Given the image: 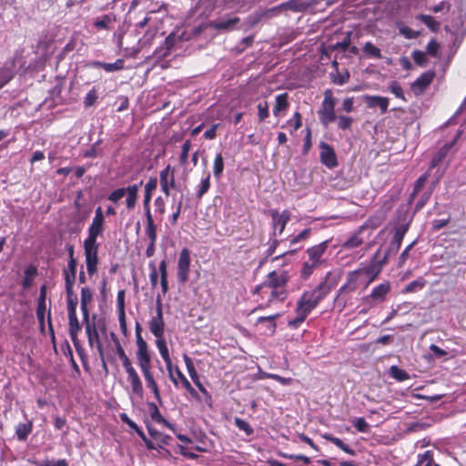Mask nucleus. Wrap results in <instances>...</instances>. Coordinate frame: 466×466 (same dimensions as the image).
<instances>
[{"instance_id": "f257e3e1", "label": "nucleus", "mask_w": 466, "mask_h": 466, "mask_svg": "<svg viewBox=\"0 0 466 466\" xmlns=\"http://www.w3.org/2000/svg\"><path fill=\"white\" fill-rule=\"evenodd\" d=\"M387 262V255L381 257L380 248L378 249L368 266L348 274L347 282L339 289L337 299H339L344 292L354 291L357 289V281L362 275L369 279L367 285L370 284L379 276Z\"/></svg>"}, {"instance_id": "f03ea898", "label": "nucleus", "mask_w": 466, "mask_h": 466, "mask_svg": "<svg viewBox=\"0 0 466 466\" xmlns=\"http://www.w3.org/2000/svg\"><path fill=\"white\" fill-rule=\"evenodd\" d=\"M334 107L335 99L332 96V92L330 90H327L322 102V107L319 111L320 122L324 127H328L337 118Z\"/></svg>"}, {"instance_id": "7ed1b4c3", "label": "nucleus", "mask_w": 466, "mask_h": 466, "mask_svg": "<svg viewBox=\"0 0 466 466\" xmlns=\"http://www.w3.org/2000/svg\"><path fill=\"white\" fill-rule=\"evenodd\" d=\"M409 225L410 222H407L399 225L398 227L395 228L394 236L389 245L387 252L384 254L387 255L388 258L390 255H395L399 251L401 245V241L409 229Z\"/></svg>"}, {"instance_id": "20e7f679", "label": "nucleus", "mask_w": 466, "mask_h": 466, "mask_svg": "<svg viewBox=\"0 0 466 466\" xmlns=\"http://www.w3.org/2000/svg\"><path fill=\"white\" fill-rule=\"evenodd\" d=\"M68 320L70 338L74 343V346L77 353L83 358L84 349L81 347L80 342L77 339V333L81 329V326L76 316V311H68Z\"/></svg>"}, {"instance_id": "39448f33", "label": "nucleus", "mask_w": 466, "mask_h": 466, "mask_svg": "<svg viewBox=\"0 0 466 466\" xmlns=\"http://www.w3.org/2000/svg\"><path fill=\"white\" fill-rule=\"evenodd\" d=\"M105 221L94 220L88 228V237L84 240V248H98L96 238L104 231Z\"/></svg>"}, {"instance_id": "423d86ee", "label": "nucleus", "mask_w": 466, "mask_h": 466, "mask_svg": "<svg viewBox=\"0 0 466 466\" xmlns=\"http://www.w3.org/2000/svg\"><path fill=\"white\" fill-rule=\"evenodd\" d=\"M190 266V252L187 248H184L180 254L177 263V278L179 282L186 283L188 280Z\"/></svg>"}, {"instance_id": "0eeeda50", "label": "nucleus", "mask_w": 466, "mask_h": 466, "mask_svg": "<svg viewBox=\"0 0 466 466\" xmlns=\"http://www.w3.org/2000/svg\"><path fill=\"white\" fill-rule=\"evenodd\" d=\"M319 147L321 149V163L330 169L336 167L338 166V159L333 147L325 142H321Z\"/></svg>"}, {"instance_id": "6e6552de", "label": "nucleus", "mask_w": 466, "mask_h": 466, "mask_svg": "<svg viewBox=\"0 0 466 466\" xmlns=\"http://www.w3.org/2000/svg\"><path fill=\"white\" fill-rule=\"evenodd\" d=\"M96 317L97 316L96 314L93 315V322L90 321L89 317L86 319H83L86 333L87 335L88 344L90 347H93L97 342H101L98 335V329L95 322Z\"/></svg>"}, {"instance_id": "1a4fd4ad", "label": "nucleus", "mask_w": 466, "mask_h": 466, "mask_svg": "<svg viewBox=\"0 0 466 466\" xmlns=\"http://www.w3.org/2000/svg\"><path fill=\"white\" fill-rule=\"evenodd\" d=\"M239 18L237 16L228 17L227 19L209 21L210 28L216 29L219 32H228L233 30L239 23Z\"/></svg>"}, {"instance_id": "9d476101", "label": "nucleus", "mask_w": 466, "mask_h": 466, "mask_svg": "<svg viewBox=\"0 0 466 466\" xmlns=\"http://www.w3.org/2000/svg\"><path fill=\"white\" fill-rule=\"evenodd\" d=\"M435 76L433 71H427L418 77L411 85V88L416 95L421 94L432 82Z\"/></svg>"}, {"instance_id": "9b49d317", "label": "nucleus", "mask_w": 466, "mask_h": 466, "mask_svg": "<svg viewBox=\"0 0 466 466\" xmlns=\"http://www.w3.org/2000/svg\"><path fill=\"white\" fill-rule=\"evenodd\" d=\"M156 343H157V346L158 350L160 352V355H161V357L163 358V360H164V361L166 363L167 371L169 373L170 380H172V382L175 385H177V380L175 379V377L173 376V373H172V362H171V359L169 357L168 349L167 347L166 341L164 340L163 338H159V339H157Z\"/></svg>"}, {"instance_id": "f8f14e48", "label": "nucleus", "mask_w": 466, "mask_h": 466, "mask_svg": "<svg viewBox=\"0 0 466 466\" xmlns=\"http://www.w3.org/2000/svg\"><path fill=\"white\" fill-rule=\"evenodd\" d=\"M288 280V272L284 271L280 275H278L276 271H272L268 275V279L264 285L276 289L284 287Z\"/></svg>"}, {"instance_id": "ddd939ff", "label": "nucleus", "mask_w": 466, "mask_h": 466, "mask_svg": "<svg viewBox=\"0 0 466 466\" xmlns=\"http://www.w3.org/2000/svg\"><path fill=\"white\" fill-rule=\"evenodd\" d=\"M85 249V257H86V269L89 276L94 275L97 270V263H98V248H84Z\"/></svg>"}, {"instance_id": "4468645a", "label": "nucleus", "mask_w": 466, "mask_h": 466, "mask_svg": "<svg viewBox=\"0 0 466 466\" xmlns=\"http://www.w3.org/2000/svg\"><path fill=\"white\" fill-rule=\"evenodd\" d=\"M150 370H151V368H146V369H142L141 371H142V373L145 377V380L147 381V386L149 389H151L157 401L161 405L162 399L160 396V391H159L158 386H157Z\"/></svg>"}, {"instance_id": "2eb2a0df", "label": "nucleus", "mask_w": 466, "mask_h": 466, "mask_svg": "<svg viewBox=\"0 0 466 466\" xmlns=\"http://www.w3.org/2000/svg\"><path fill=\"white\" fill-rule=\"evenodd\" d=\"M329 275L330 273H328L326 279H328ZM330 289L331 287L328 285L327 279H325L320 282L314 290L309 291V297L313 298L314 301L319 304L330 291Z\"/></svg>"}, {"instance_id": "dca6fc26", "label": "nucleus", "mask_w": 466, "mask_h": 466, "mask_svg": "<svg viewBox=\"0 0 466 466\" xmlns=\"http://www.w3.org/2000/svg\"><path fill=\"white\" fill-rule=\"evenodd\" d=\"M368 107L373 108L379 106L382 114L388 111L389 99L379 96H366L364 97Z\"/></svg>"}, {"instance_id": "f3484780", "label": "nucleus", "mask_w": 466, "mask_h": 466, "mask_svg": "<svg viewBox=\"0 0 466 466\" xmlns=\"http://www.w3.org/2000/svg\"><path fill=\"white\" fill-rule=\"evenodd\" d=\"M170 172V166L168 165L166 168H164L160 172V186L162 191L167 195L169 196V187H175V177L174 174L172 173L170 176V181L168 180Z\"/></svg>"}, {"instance_id": "a211bd4d", "label": "nucleus", "mask_w": 466, "mask_h": 466, "mask_svg": "<svg viewBox=\"0 0 466 466\" xmlns=\"http://www.w3.org/2000/svg\"><path fill=\"white\" fill-rule=\"evenodd\" d=\"M157 178L156 177H151L145 186V197L143 201V206L145 209V213L148 214L150 212L149 203L152 197V191L157 188Z\"/></svg>"}, {"instance_id": "6ab92c4d", "label": "nucleus", "mask_w": 466, "mask_h": 466, "mask_svg": "<svg viewBox=\"0 0 466 466\" xmlns=\"http://www.w3.org/2000/svg\"><path fill=\"white\" fill-rule=\"evenodd\" d=\"M189 40L190 36H186V32H181L180 34L173 32L166 37L163 44L166 46V49L172 50L177 44Z\"/></svg>"}, {"instance_id": "aec40b11", "label": "nucleus", "mask_w": 466, "mask_h": 466, "mask_svg": "<svg viewBox=\"0 0 466 466\" xmlns=\"http://www.w3.org/2000/svg\"><path fill=\"white\" fill-rule=\"evenodd\" d=\"M137 358L141 370L151 368V357L148 353L147 344L137 346Z\"/></svg>"}, {"instance_id": "412c9836", "label": "nucleus", "mask_w": 466, "mask_h": 466, "mask_svg": "<svg viewBox=\"0 0 466 466\" xmlns=\"http://www.w3.org/2000/svg\"><path fill=\"white\" fill-rule=\"evenodd\" d=\"M165 322L163 319V315H156L149 321V329L151 333L157 338H162L164 334Z\"/></svg>"}, {"instance_id": "4be33fe9", "label": "nucleus", "mask_w": 466, "mask_h": 466, "mask_svg": "<svg viewBox=\"0 0 466 466\" xmlns=\"http://www.w3.org/2000/svg\"><path fill=\"white\" fill-rule=\"evenodd\" d=\"M93 299V292L90 288L84 287L81 289V311L83 314V319H86L89 317L88 304Z\"/></svg>"}, {"instance_id": "5701e85b", "label": "nucleus", "mask_w": 466, "mask_h": 466, "mask_svg": "<svg viewBox=\"0 0 466 466\" xmlns=\"http://www.w3.org/2000/svg\"><path fill=\"white\" fill-rule=\"evenodd\" d=\"M91 66L95 68H103L106 72L119 71L124 68V60L116 59L114 63H105L100 61H93Z\"/></svg>"}, {"instance_id": "b1692460", "label": "nucleus", "mask_w": 466, "mask_h": 466, "mask_svg": "<svg viewBox=\"0 0 466 466\" xmlns=\"http://www.w3.org/2000/svg\"><path fill=\"white\" fill-rule=\"evenodd\" d=\"M390 290V284L388 281H385L376 288L373 289V290L370 293V298L375 301H384L386 295Z\"/></svg>"}, {"instance_id": "393cba45", "label": "nucleus", "mask_w": 466, "mask_h": 466, "mask_svg": "<svg viewBox=\"0 0 466 466\" xmlns=\"http://www.w3.org/2000/svg\"><path fill=\"white\" fill-rule=\"evenodd\" d=\"M327 248V242H322L319 245L311 247L307 250L309 260L314 261L318 264L321 263L320 258Z\"/></svg>"}, {"instance_id": "a878e982", "label": "nucleus", "mask_w": 466, "mask_h": 466, "mask_svg": "<svg viewBox=\"0 0 466 466\" xmlns=\"http://www.w3.org/2000/svg\"><path fill=\"white\" fill-rule=\"evenodd\" d=\"M147 431L149 435L157 441H158L157 445V449H163V445H168L171 437L169 435L163 434L159 432L155 428L150 425H147Z\"/></svg>"}, {"instance_id": "bb28decb", "label": "nucleus", "mask_w": 466, "mask_h": 466, "mask_svg": "<svg viewBox=\"0 0 466 466\" xmlns=\"http://www.w3.org/2000/svg\"><path fill=\"white\" fill-rule=\"evenodd\" d=\"M142 181L139 182V184H135V185H132V186H129L126 188V194L127 193V208L128 209H132L135 208L136 206V203H137V193H138V189H139V187L142 185Z\"/></svg>"}, {"instance_id": "cd10ccee", "label": "nucleus", "mask_w": 466, "mask_h": 466, "mask_svg": "<svg viewBox=\"0 0 466 466\" xmlns=\"http://www.w3.org/2000/svg\"><path fill=\"white\" fill-rule=\"evenodd\" d=\"M73 285L70 284V280H67V284H66L67 311H76L78 303L77 295L73 290Z\"/></svg>"}, {"instance_id": "c85d7f7f", "label": "nucleus", "mask_w": 466, "mask_h": 466, "mask_svg": "<svg viewBox=\"0 0 466 466\" xmlns=\"http://www.w3.org/2000/svg\"><path fill=\"white\" fill-rule=\"evenodd\" d=\"M46 311V286H42L40 289V296L38 299V305L36 309V316L39 321V324L42 329H44V318Z\"/></svg>"}, {"instance_id": "c756f323", "label": "nucleus", "mask_w": 466, "mask_h": 466, "mask_svg": "<svg viewBox=\"0 0 466 466\" xmlns=\"http://www.w3.org/2000/svg\"><path fill=\"white\" fill-rule=\"evenodd\" d=\"M148 409L150 411V416L153 420L164 424L166 427H167L170 430L174 431V425L167 421L160 413L157 406L154 402L148 403Z\"/></svg>"}, {"instance_id": "7c9ffc66", "label": "nucleus", "mask_w": 466, "mask_h": 466, "mask_svg": "<svg viewBox=\"0 0 466 466\" xmlns=\"http://www.w3.org/2000/svg\"><path fill=\"white\" fill-rule=\"evenodd\" d=\"M281 6L295 12H301L310 7L311 4L306 0H289L282 4Z\"/></svg>"}, {"instance_id": "2f4dec72", "label": "nucleus", "mask_w": 466, "mask_h": 466, "mask_svg": "<svg viewBox=\"0 0 466 466\" xmlns=\"http://www.w3.org/2000/svg\"><path fill=\"white\" fill-rule=\"evenodd\" d=\"M33 430V421L28 420L25 423H19L15 428V434L19 441H26L28 435L31 433Z\"/></svg>"}, {"instance_id": "473e14b6", "label": "nucleus", "mask_w": 466, "mask_h": 466, "mask_svg": "<svg viewBox=\"0 0 466 466\" xmlns=\"http://www.w3.org/2000/svg\"><path fill=\"white\" fill-rule=\"evenodd\" d=\"M77 261L76 258L68 260L67 268L64 269L65 282L67 284V280H70V284H74L76 276Z\"/></svg>"}, {"instance_id": "72a5a7b5", "label": "nucleus", "mask_w": 466, "mask_h": 466, "mask_svg": "<svg viewBox=\"0 0 466 466\" xmlns=\"http://www.w3.org/2000/svg\"><path fill=\"white\" fill-rule=\"evenodd\" d=\"M183 358L190 378L197 384L200 390H205L203 386L199 382L198 376L194 367L192 360L187 354H185Z\"/></svg>"}, {"instance_id": "f704fd0d", "label": "nucleus", "mask_w": 466, "mask_h": 466, "mask_svg": "<svg viewBox=\"0 0 466 466\" xmlns=\"http://www.w3.org/2000/svg\"><path fill=\"white\" fill-rule=\"evenodd\" d=\"M272 218L274 222V227L277 228H279V234H281L286 227V224L289 220V214L287 211H284L282 214L279 215L277 212L272 214Z\"/></svg>"}, {"instance_id": "c9c22d12", "label": "nucleus", "mask_w": 466, "mask_h": 466, "mask_svg": "<svg viewBox=\"0 0 466 466\" xmlns=\"http://www.w3.org/2000/svg\"><path fill=\"white\" fill-rule=\"evenodd\" d=\"M289 107L288 94L283 93L276 97V104L273 108V114L279 116L281 112L287 110Z\"/></svg>"}, {"instance_id": "e433bc0d", "label": "nucleus", "mask_w": 466, "mask_h": 466, "mask_svg": "<svg viewBox=\"0 0 466 466\" xmlns=\"http://www.w3.org/2000/svg\"><path fill=\"white\" fill-rule=\"evenodd\" d=\"M147 218V228L146 233L149 238V241L156 242L157 241V226L154 223L153 217L151 213L146 214Z\"/></svg>"}, {"instance_id": "4c0bfd02", "label": "nucleus", "mask_w": 466, "mask_h": 466, "mask_svg": "<svg viewBox=\"0 0 466 466\" xmlns=\"http://www.w3.org/2000/svg\"><path fill=\"white\" fill-rule=\"evenodd\" d=\"M313 309H315L314 305L306 300L305 297H301L297 303L296 313H300L307 317Z\"/></svg>"}, {"instance_id": "58836bf2", "label": "nucleus", "mask_w": 466, "mask_h": 466, "mask_svg": "<svg viewBox=\"0 0 466 466\" xmlns=\"http://www.w3.org/2000/svg\"><path fill=\"white\" fill-rule=\"evenodd\" d=\"M160 284L163 295L168 290L167 261L164 259L159 264Z\"/></svg>"}, {"instance_id": "ea45409f", "label": "nucleus", "mask_w": 466, "mask_h": 466, "mask_svg": "<svg viewBox=\"0 0 466 466\" xmlns=\"http://www.w3.org/2000/svg\"><path fill=\"white\" fill-rule=\"evenodd\" d=\"M452 147V144H445L439 151L438 153L432 157L431 162V168L435 167L438 166L447 156L448 151Z\"/></svg>"}, {"instance_id": "a19ab883", "label": "nucleus", "mask_w": 466, "mask_h": 466, "mask_svg": "<svg viewBox=\"0 0 466 466\" xmlns=\"http://www.w3.org/2000/svg\"><path fill=\"white\" fill-rule=\"evenodd\" d=\"M224 170V160L221 153H218L216 155L214 165H213V174L217 180H219Z\"/></svg>"}, {"instance_id": "79ce46f5", "label": "nucleus", "mask_w": 466, "mask_h": 466, "mask_svg": "<svg viewBox=\"0 0 466 466\" xmlns=\"http://www.w3.org/2000/svg\"><path fill=\"white\" fill-rule=\"evenodd\" d=\"M389 374L390 377L395 379L397 381H404L410 379V375L404 370L400 369L397 366H391L389 370Z\"/></svg>"}, {"instance_id": "37998d69", "label": "nucleus", "mask_w": 466, "mask_h": 466, "mask_svg": "<svg viewBox=\"0 0 466 466\" xmlns=\"http://www.w3.org/2000/svg\"><path fill=\"white\" fill-rule=\"evenodd\" d=\"M279 317V314L268 316V317H259L256 322V325L261 324V323H267L266 327L268 328V330L269 334H273L276 330V323L275 319Z\"/></svg>"}, {"instance_id": "c03bdc74", "label": "nucleus", "mask_w": 466, "mask_h": 466, "mask_svg": "<svg viewBox=\"0 0 466 466\" xmlns=\"http://www.w3.org/2000/svg\"><path fill=\"white\" fill-rule=\"evenodd\" d=\"M429 177L428 172L421 175L415 182L413 191L410 195V201H412L417 194L422 189Z\"/></svg>"}, {"instance_id": "a18cd8bd", "label": "nucleus", "mask_w": 466, "mask_h": 466, "mask_svg": "<svg viewBox=\"0 0 466 466\" xmlns=\"http://www.w3.org/2000/svg\"><path fill=\"white\" fill-rule=\"evenodd\" d=\"M419 20L426 25L431 31L437 32L440 28V23L435 21L434 18L427 15H420Z\"/></svg>"}, {"instance_id": "49530a36", "label": "nucleus", "mask_w": 466, "mask_h": 466, "mask_svg": "<svg viewBox=\"0 0 466 466\" xmlns=\"http://www.w3.org/2000/svg\"><path fill=\"white\" fill-rule=\"evenodd\" d=\"M426 284V281L422 278H419L410 282L404 289L403 292L410 293L415 292L419 289H422Z\"/></svg>"}, {"instance_id": "de8ad7c7", "label": "nucleus", "mask_w": 466, "mask_h": 466, "mask_svg": "<svg viewBox=\"0 0 466 466\" xmlns=\"http://www.w3.org/2000/svg\"><path fill=\"white\" fill-rule=\"evenodd\" d=\"M363 52L368 56L374 57V58H381L380 50L370 42H367L364 45Z\"/></svg>"}, {"instance_id": "09e8293b", "label": "nucleus", "mask_w": 466, "mask_h": 466, "mask_svg": "<svg viewBox=\"0 0 466 466\" xmlns=\"http://www.w3.org/2000/svg\"><path fill=\"white\" fill-rule=\"evenodd\" d=\"M319 265V264L311 260L304 262L301 269V278L307 279Z\"/></svg>"}, {"instance_id": "8fccbe9b", "label": "nucleus", "mask_w": 466, "mask_h": 466, "mask_svg": "<svg viewBox=\"0 0 466 466\" xmlns=\"http://www.w3.org/2000/svg\"><path fill=\"white\" fill-rule=\"evenodd\" d=\"M210 187V174L208 173L206 177L202 179L198 190L197 192V198L198 199L202 198V197L208 191Z\"/></svg>"}, {"instance_id": "3c124183", "label": "nucleus", "mask_w": 466, "mask_h": 466, "mask_svg": "<svg viewBox=\"0 0 466 466\" xmlns=\"http://www.w3.org/2000/svg\"><path fill=\"white\" fill-rule=\"evenodd\" d=\"M424 463V466H431L433 464H436L433 461V454L431 451H426L422 455L419 456V461L416 466H421Z\"/></svg>"}, {"instance_id": "603ef678", "label": "nucleus", "mask_w": 466, "mask_h": 466, "mask_svg": "<svg viewBox=\"0 0 466 466\" xmlns=\"http://www.w3.org/2000/svg\"><path fill=\"white\" fill-rule=\"evenodd\" d=\"M132 387V392L136 394L139 399L144 396L143 385L140 378L133 379L129 380Z\"/></svg>"}, {"instance_id": "864d4df0", "label": "nucleus", "mask_w": 466, "mask_h": 466, "mask_svg": "<svg viewBox=\"0 0 466 466\" xmlns=\"http://www.w3.org/2000/svg\"><path fill=\"white\" fill-rule=\"evenodd\" d=\"M330 76L332 78L333 83L342 86L350 80V76L349 71L346 69L343 74H340L338 71V72H336V75L331 73Z\"/></svg>"}, {"instance_id": "5fc2aeb1", "label": "nucleus", "mask_w": 466, "mask_h": 466, "mask_svg": "<svg viewBox=\"0 0 466 466\" xmlns=\"http://www.w3.org/2000/svg\"><path fill=\"white\" fill-rule=\"evenodd\" d=\"M235 425L240 431H243L248 436H250L254 433L253 428L245 420L235 418Z\"/></svg>"}, {"instance_id": "6e6d98bb", "label": "nucleus", "mask_w": 466, "mask_h": 466, "mask_svg": "<svg viewBox=\"0 0 466 466\" xmlns=\"http://www.w3.org/2000/svg\"><path fill=\"white\" fill-rule=\"evenodd\" d=\"M210 28L209 22L208 23H202L191 29L190 32H186V36H190V39L198 36L203 31L206 29Z\"/></svg>"}, {"instance_id": "4d7b16f0", "label": "nucleus", "mask_w": 466, "mask_h": 466, "mask_svg": "<svg viewBox=\"0 0 466 466\" xmlns=\"http://www.w3.org/2000/svg\"><path fill=\"white\" fill-rule=\"evenodd\" d=\"M350 35H351V32H348L347 36L343 39V41L338 42L335 45L329 46V49H330V50L342 49L343 51L348 50V48L350 46Z\"/></svg>"}, {"instance_id": "13d9d810", "label": "nucleus", "mask_w": 466, "mask_h": 466, "mask_svg": "<svg viewBox=\"0 0 466 466\" xmlns=\"http://www.w3.org/2000/svg\"><path fill=\"white\" fill-rule=\"evenodd\" d=\"M431 194H432V188H428V190L425 191L421 195L420 198L419 199V201L415 205L414 212L420 211L425 206V204L431 198Z\"/></svg>"}, {"instance_id": "bf43d9fd", "label": "nucleus", "mask_w": 466, "mask_h": 466, "mask_svg": "<svg viewBox=\"0 0 466 466\" xmlns=\"http://www.w3.org/2000/svg\"><path fill=\"white\" fill-rule=\"evenodd\" d=\"M353 426L360 432H368L370 425L367 423L364 418H355L351 420Z\"/></svg>"}, {"instance_id": "052dcab7", "label": "nucleus", "mask_w": 466, "mask_h": 466, "mask_svg": "<svg viewBox=\"0 0 466 466\" xmlns=\"http://www.w3.org/2000/svg\"><path fill=\"white\" fill-rule=\"evenodd\" d=\"M412 58L414 62L420 66H425L427 65L428 59L426 54L420 50L413 51Z\"/></svg>"}, {"instance_id": "680f3d73", "label": "nucleus", "mask_w": 466, "mask_h": 466, "mask_svg": "<svg viewBox=\"0 0 466 466\" xmlns=\"http://www.w3.org/2000/svg\"><path fill=\"white\" fill-rule=\"evenodd\" d=\"M176 373L177 377L181 380L183 387L192 395L197 394V391L194 390V388L191 386L190 382L187 380V379L184 376V374L181 372V370L177 367L176 368Z\"/></svg>"}, {"instance_id": "e2e57ef3", "label": "nucleus", "mask_w": 466, "mask_h": 466, "mask_svg": "<svg viewBox=\"0 0 466 466\" xmlns=\"http://www.w3.org/2000/svg\"><path fill=\"white\" fill-rule=\"evenodd\" d=\"M111 22L112 20L110 16L108 15H105L101 17L96 18L94 22V25L98 29H107Z\"/></svg>"}, {"instance_id": "0e129e2a", "label": "nucleus", "mask_w": 466, "mask_h": 466, "mask_svg": "<svg viewBox=\"0 0 466 466\" xmlns=\"http://www.w3.org/2000/svg\"><path fill=\"white\" fill-rule=\"evenodd\" d=\"M390 91L398 98L406 101L401 86L397 81H392L389 86Z\"/></svg>"}, {"instance_id": "69168bd1", "label": "nucleus", "mask_w": 466, "mask_h": 466, "mask_svg": "<svg viewBox=\"0 0 466 466\" xmlns=\"http://www.w3.org/2000/svg\"><path fill=\"white\" fill-rule=\"evenodd\" d=\"M13 78V74L8 68H0V88L6 85Z\"/></svg>"}, {"instance_id": "338daca9", "label": "nucleus", "mask_w": 466, "mask_h": 466, "mask_svg": "<svg viewBox=\"0 0 466 466\" xmlns=\"http://www.w3.org/2000/svg\"><path fill=\"white\" fill-rule=\"evenodd\" d=\"M353 123V119L350 116H339L338 117V127L342 130L350 129Z\"/></svg>"}, {"instance_id": "774afa93", "label": "nucleus", "mask_w": 466, "mask_h": 466, "mask_svg": "<svg viewBox=\"0 0 466 466\" xmlns=\"http://www.w3.org/2000/svg\"><path fill=\"white\" fill-rule=\"evenodd\" d=\"M427 53L433 56V57H438V52H439V49H440V45L439 43L435 40V39H431L428 45H427Z\"/></svg>"}]
</instances>
